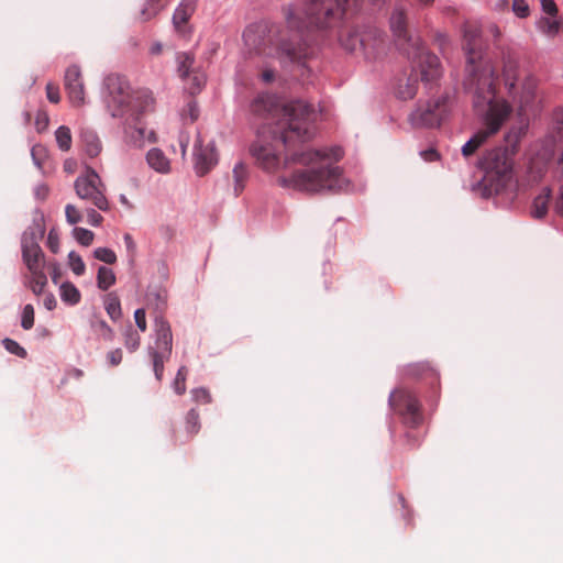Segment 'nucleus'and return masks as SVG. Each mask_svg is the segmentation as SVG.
Segmentation results:
<instances>
[{
    "mask_svg": "<svg viewBox=\"0 0 563 563\" xmlns=\"http://www.w3.org/2000/svg\"><path fill=\"white\" fill-rule=\"evenodd\" d=\"M275 112L278 119L273 134L286 150L285 167L289 168L278 183L308 194L343 189L346 180L342 169L334 164L342 158V150L338 146L320 150L302 146L313 136L312 108L305 101L295 100L276 108Z\"/></svg>",
    "mask_w": 563,
    "mask_h": 563,
    "instance_id": "f257e3e1",
    "label": "nucleus"
},
{
    "mask_svg": "<svg viewBox=\"0 0 563 563\" xmlns=\"http://www.w3.org/2000/svg\"><path fill=\"white\" fill-rule=\"evenodd\" d=\"M243 41L249 54L275 57L284 66L302 68L311 55L301 35L278 36L277 27L266 22L249 25L243 33Z\"/></svg>",
    "mask_w": 563,
    "mask_h": 563,
    "instance_id": "f03ea898",
    "label": "nucleus"
},
{
    "mask_svg": "<svg viewBox=\"0 0 563 563\" xmlns=\"http://www.w3.org/2000/svg\"><path fill=\"white\" fill-rule=\"evenodd\" d=\"M492 69L486 67L482 77L477 81H470V86L474 87L473 103L476 110L486 111L485 128L476 132L463 146L462 155L470 157L486 143V141L497 133L503 123L511 112L510 104L504 99H497L492 77Z\"/></svg>",
    "mask_w": 563,
    "mask_h": 563,
    "instance_id": "7ed1b4c3",
    "label": "nucleus"
},
{
    "mask_svg": "<svg viewBox=\"0 0 563 563\" xmlns=\"http://www.w3.org/2000/svg\"><path fill=\"white\" fill-rule=\"evenodd\" d=\"M358 5L360 0H306L305 18L290 7L285 9L287 29L296 36H302V32L309 27L328 29L342 14L356 11Z\"/></svg>",
    "mask_w": 563,
    "mask_h": 563,
    "instance_id": "20e7f679",
    "label": "nucleus"
},
{
    "mask_svg": "<svg viewBox=\"0 0 563 563\" xmlns=\"http://www.w3.org/2000/svg\"><path fill=\"white\" fill-rule=\"evenodd\" d=\"M463 49L466 54L467 60V77L464 81L465 89L467 91H474V87H471L470 81H477L482 77L484 69L489 67L492 69V77L494 78L495 91H497V76L495 67L490 60L483 58V42L481 26L474 22H465L463 25Z\"/></svg>",
    "mask_w": 563,
    "mask_h": 563,
    "instance_id": "39448f33",
    "label": "nucleus"
},
{
    "mask_svg": "<svg viewBox=\"0 0 563 563\" xmlns=\"http://www.w3.org/2000/svg\"><path fill=\"white\" fill-rule=\"evenodd\" d=\"M115 81H118V79H108V87L111 95L110 104L115 107L112 110L113 117H125L126 121L130 119L137 121L142 113L153 109L154 98L152 92L147 90H141L130 95L128 87H123L121 84H119L118 95H115Z\"/></svg>",
    "mask_w": 563,
    "mask_h": 563,
    "instance_id": "423d86ee",
    "label": "nucleus"
},
{
    "mask_svg": "<svg viewBox=\"0 0 563 563\" xmlns=\"http://www.w3.org/2000/svg\"><path fill=\"white\" fill-rule=\"evenodd\" d=\"M155 343L148 346L147 353L152 360L153 371L158 382L164 375V364L169 360L173 350L172 329L163 317H156L155 322Z\"/></svg>",
    "mask_w": 563,
    "mask_h": 563,
    "instance_id": "0eeeda50",
    "label": "nucleus"
},
{
    "mask_svg": "<svg viewBox=\"0 0 563 563\" xmlns=\"http://www.w3.org/2000/svg\"><path fill=\"white\" fill-rule=\"evenodd\" d=\"M74 188L80 200L86 201L101 211L109 209V201L106 197V185L92 167L87 166L85 173L76 178Z\"/></svg>",
    "mask_w": 563,
    "mask_h": 563,
    "instance_id": "6e6552de",
    "label": "nucleus"
},
{
    "mask_svg": "<svg viewBox=\"0 0 563 563\" xmlns=\"http://www.w3.org/2000/svg\"><path fill=\"white\" fill-rule=\"evenodd\" d=\"M389 405L402 417L406 424L415 428L421 423L420 404L411 391L405 388L396 389L389 397Z\"/></svg>",
    "mask_w": 563,
    "mask_h": 563,
    "instance_id": "1a4fd4ad",
    "label": "nucleus"
},
{
    "mask_svg": "<svg viewBox=\"0 0 563 563\" xmlns=\"http://www.w3.org/2000/svg\"><path fill=\"white\" fill-rule=\"evenodd\" d=\"M445 113L446 98L441 97L423 107H418L409 115V121L413 128H434L440 125Z\"/></svg>",
    "mask_w": 563,
    "mask_h": 563,
    "instance_id": "9d476101",
    "label": "nucleus"
},
{
    "mask_svg": "<svg viewBox=\"0 0 563 563\" xmlns=\"http://www.w3.org/2000/svg\"><path fill=\"white\" fill-rule=\"evenodd\" d=\"M343 45L349 51H355L357 45L368 52V58H377L385 47V37L383 33L376 27H368L364 34L354 32L343 40Z\"/></svg>",
    "mask_w": 563,
    "mask_h": 563,
    "instance_id": "9b49d317",
    "label": "nucleus"
},
{
    "mask_svg": "<svg viewBox=\"0 0 563 563\" xmlns=\"http://www.w3.org/2000/svg\"><path fill=\"white\" fill-rule=\"evenodd\" d=\"M479 165L486 170L487 175H496L503 181L509 177L512 168L508 151L500 147L487 151Z\"/></svg>",
    "mask_w": 563,
    "mask_h": 563,
    "instance_id": "f8f14e48",
    "label": "nucleus"
},
{
    "mask_svg": "<svg viewBox=\"0 0 563 563\" xmlns=\"http://www.w3.org/2000/svg\"><path fill=\"white\" fill-rule=\"evenodd\" d=\"M195 169L199 176H205L218 163V154L212 141L205 143L200 134L195 142Z\"/></svg>",
    "mask_w": 563,
    "mask_h": 563,
    "instance_id": "ddd939ff",
    "label": "nucleus"
},
{
    "mask_svg": "<svg viewBox=\"0 0 563 563\" xmlns=\"http://www.w3.org/2000/svg\"><path fill=\"white\" fill-rule=\"evenodd\" d=\"M407 54L412 58L419 59L421 80L426 82H432L437 80L441 75L440 60L438 56L426 52L422 43L408 51Z\"/></svg>",
    "mask_w": 563,
    "mask_h": 563,
    "instance_id": "4468645a",
    "label": "nucleus"
},
{
    "mask_svg": "<svg viewBox=\"0 0 563 563\" xmlns=\"http://www.w3.org/2000/svg\"><path fill=\"white\" fill-rule=\"evenodd\" d=\"M64 86L68 99L74 107H80L85 103V87L81 71L78 66L71 65L65 71Z\"/></svg>",
    "mask_w": 563,
    "mask_h": 563,
    "instance_id": "2eb2a0df",
    "label": "nucleus"
},
{
    "mask_svg": "<svg viewBox=\"0 0 563 563\" xmlns=\"http://www.w3.org/2000/svg\"><path fill=\"white\" fill-rule=\"evenodd\" d=\"M390 27L397 38V42L406 52L420 44L419 37H413L407 29L406 12L402 9H396L390 18Z\"/></svg>",
    "mask_w": 563,
    "mask_h": 563,
    "instance_id": "dca6fc26",
    "label": "nucleus"
},
{
    "mask_svg": "<svg viewBox=\"0 0 563 563\" xmlns=\"http://www.w3.org/2000/svg\"><path fill=\"white\" fill-rule=\"evenodd\" d=\"M537 87V79L532 75H527L520 85V90L515 88L514 92L509 93L518 102L521 113H526L534 108Z\"/></svg>",
    "mask_w": 563,
    "mask_h": 563,
    "instance_id": "f3484780",
    "label": "nucleus"
},
{
    "mask_svg": "<svg viewBox=\"0 0 563 563\" xmlns=\"http://www.w3.org/2000/svg\"><path fill=\"white\" fill-rule=\"evenodd\" d=\"M251 154L265 170H275L279 165L277 150L268 143L256 142L251 146Z\"/></svg>",
    "mask_w": 563,
    "mask_h": 563,
    "instance_id": "a211bd4d",
    "label": "nucleus"
},
{
    "mask_svg": "<svg viewBox=\"0 0 563 563\" xmlns=\"http://www.w3.org/2000/svg\"><path fill=\"white\" fill-rule=\"evenodd\" d=\"M22 256L29 272L44 268V253L35 241L23 239Z\"/></svg>",
    "mask_w": 563,
    "mask_h": 563,
    "instance_id": "6ab92c4d",
    "label": "nucleus"
},
{
    "mask_svg": "<svg viewBox=\"0 0 563 563\" xmlns=\"http://www.w3.org/2000/svg\"><path fill=\"white\" fill-rule=\"evenodd\" d=\"M197 2V0H183L175 10L173 23L176 31L183 36L188 33L187 22L196 11Z\"/></svg>",
    "mask_w": 563,
    "mask_h": 563,
    "instance_id": "aec40b11",
    "label": "nucleus"
},
{
    "mask_svg": "<svg viewBox=\"0 0 563 563\" xmlns=\"http://www.w3.org/2000/svg\"><path fill=\"white\" fill-rule=\"evenodd\" d=\"M129 128L126 129V139L128 141L136 147H142L144 145L145 139L148 142H156V134L154 131H146L145 128L141 126L137 121H133L130 119L128 121Z\"/></svg>",
    "mask_w": 563,
    "mask_h": 563,
    "instance_id": "412c9836",
    "label": "nucleus"
},
{
    "mask_svg": "<svg viewBox=\"0 0 563 563\" xmlns=\"http://www.w3.org/2000/svg\"><path fill=\"white\" fill-rule=\"evenodd\" d=\"M79 140L82 150L89 157H97L101 153L102 144L98 134L93 130L82 128L79 133Z\"/></svg>",
    "mask_w": 563,
    "mask_h": 563,
    "instance_id": "4be33fe9",
    "label": "nucleus"
},
{
    "mask_svg": "<svg viewBox=\"0 0 563 563\" xmlns=\"http://www.w3.org/2000/svg\"><path fill=\"white\" fill-rule=\"evenodd\" d=\"M503 78L508 92L512 93L519 78V63L510 55L504 57Z\"/></svg>",
    "mask_w": 563,
    "mask_h": 563,
    "instance_id": "5701e85b",
    "label": "nucleus"
},
{
    "mask_svg": "<svg viewBox=\"0 0 563 563\" xmlns=\"http://www.w3.org/2000/svg\"><path fill=\"white\" fill-rule=\"evenodd\" d=\"M148 165L158 173L170 172V162L159 148H152L146 155Z\"/></svg>",
    "mask_w": 563,
    "mask_h": 563,
    "instance_id": "b1692460",
    "label": "nucleus"
},
{
    "mask_svg": "<svg viewBox=\"0 0 563 563\" xmlns=\"http://www.w3.org/2000/svg\"><path fill=\"white\" fill-rule=\"evenodd\" d=\"M418 90V77L410 75L404 79H400L397 86V97L402 100L412 99Z\"/></svg>",
    "mask_w": 563,
    "mask_h": 563,
    "instance_id": "393cba45",
    "label": "nucleus"
},
{
    "mask_svg": "<svg viewBox=\"0 0 563 563\" xmlns=\"http://www.w3.org/2000/svg\"><path fill=\"white\" fill-rule=\"evenodd\" d=\"M232 179L234 195L239 196L244 190L249 179V168L244 163L235 164L232 170Z\"/></svg>",
    "mask_w": 563,
    "mask_h": 563,
    "instance_id": "a878e982",
    "label": "nucleus"
},
{
    "mask_svg": "<svg viewBox=\"0 0 563 563\" xmlns=\"http://www.w3.org/2000/svg\"><path fill=\"white\" fill-rule=\"evenodd\" d=\"M550 198L551 190L549 188H544L542 192L534 198L531 211L534 218L541 219L547 214Z\"/></svg>",
    "mask_w": 563,
    "mask_h": 563,
    "instance_id": "bb28decb",
    "label": "nucleus"
},
{
    "mask_svg": "<svg viewBox=\"0 0 563 563\" xmlns=\"http://www.w3.org/2000/svg\"><path fill=\"white\" fill-rule=\"evenodd\" d=\"M27 283L29 287L35 295H41L47 285V277L44 268L31 271Z\"/></svg>",
    "mask_w": 563,
    "mask_h": 563,
    "instance_id": "cd10ccee",
    "label": "nucleus"
},
{
    "mask_svg": "<svg viewBox=\"0 0 563 563\" xmlns=\"http://www.w3.org/2000/svg\"><path fill=\"white\" fill-rule=\"evenodd\" d=\"M200 415L196 409H190L185 417V430L188 437L194 438L200 430Z\"/></svg>",
    "mask_w": 563,
    "mask_h": 563,
    "instance_id": "c85d7f7f",
    "label": "nucleus"
},
{
    "mask_svg": "<svg viewBox=\"0 0 563 563\" xmlns=\"http://www.w3.org/2000/svg\"><path fill=\"white\" fill-rule=\"evenodd\" d=\"M60 298L64 302L76 305L80 301V292L71 283L60 285Z\"/></svg>",
    "mask_w": 563,
    "mask_h": 563,
    "instance_id": "c756f323",
    "label": "nucleus"
},
{
    "mask_svg": "<svg viewBox=\"0 0 563 563\" xmlns=\"http://www.w3.org/2000/svg\"><path fill=\"white\" fill-rule=\"evenodd\" d=\"M115 283L113 271L106 266H100L97 275V284L101 290L109 289Z\"/></svg>",
    "mask_w": 563,
    "mask_h": 563,
    "instance_id": "7c9ffc66",
    "label": "nucleus"
},
{
    "mask_svg": "<svg viewBox=\"0 0 563 563\" xmlns=\"http://www.w3.org/2000/svg\"><path fill=\"white\" fill-rule=\"evenodd\" d=\"M104 308L111 320L118 321L122 316L121 303L114 294H109L104 301Z\"/></svg>",
    "mask_w": 563,
    "mask_h": 563,
    "instance_id": "2f4dec72",
    "label": "nucleus"
},
{
    "mask_svg": "<svg viewBox=\"0 0 563 563\" xmlns=\"http://www.w3.org/2000/svg\"><path fill=\"white\" fill-rule=\"evenodd\" d=\"M562 25L563 24L561 21L552 20L550 18H542L539 21V29L541 30L542 33L550 37H554L555 35H558Z\"/></svg>",
    "mask_w": 563,
    "mask_h": 563,
    "instance_id": "473e14b6",
    "label": "nucleus"
},
{
    "mask_svg": "<svg viewBox=\"0 0 563 563\" xmlns=\"http://www.w3.org/2000/svg\"><path fill=\"white\" fill-rule=\"evenodd\" d=\"M56 142L63 152H68L71 147V133L70 129L66 125H60L55 132Z\"/></svg>",
    "mask_w": 563,
    "mask_h": 563,
    "instance_id": "72a5a7b5",
    "label": "nucleus"
},
{
    "mask_svg": "<svg viewBox=\"0 0 563 563\" xmlns=\"http://www.w3.org/2000/svg\"><path fill=\"white\" fill-rule=\"evenodd\" d=\"M177 62L179 76L184 79L189 77L190 69L195 62L194 56L188 53H179L177 55Z\"/></svg>",
    "mask_w": 563,
    "mask_h": 563,
    "instance_id": "f704fd0d",
    "label": "nucleus"
},
{
    "mask_svg": "<svg viewBox=\"0 0 563 563\" xmlns=\"http://www.w3.org/2000/svg\"><path fill=\"white\" fill-rule=\"evenodd\" d=\"M124 345L132 353L141 345V336L131 325L124 332Z\"/></svg>",
    "mask_w": 563,
    "mask_h": 563,
    "instance_id": "c9c22d12",
    "label": "nucleus"
},
{
    "mask_svg": "<svg viewBox=\"0 0 563 563\" xmlns=\"http://www.w3.org/2000/svg\"><path fill=\"white\" fill-rule=\"evenodd\" d=\"M273 104L274 102L269 96H260L253 101L251 109L255 114H263L266 111L271 112Z\"/></svg>",
    "mask_w": 563,
    "mask_h": 563,
    "instance_id": "e433bc0d",
    "label": "nucleus"
},
{
    "mask_svg": "<svg viewBox=\"0 0 563 563\" xmlns=\"http://www.w3.org/2000/svg\"><path fill=\"white\" fill-rule=\"evenodd\" d=\"M91 327L95 331L106 341H112L114 336L113 330L102 319H96L91 322Z\"/></svg>",
    "mask_w": 563,
    "mask_h": 563,
    "instance_id": "4c0bfd02",
    "label": "nucleus"
},
{
    "mask_svg": "<svg viewBox=\"0 0 563 563\" xmlns=\"http://www.w3.org/2000/svg\"><path fill=\"white\" fill-rule=\"evenodd\" d=\"M163 5L159 3V1H151L146 0V3L141 11V20L142 21H148L156 16L158 12L162 10Z\"/></svg>",
    "mask_w": 563,
    "mask_h": 563,
    "instance_id": "58836bf2",
    "label": "nucleus"
},
{
    "mask_svg": "<svg viewBox=\"0 0 563 563\" xmlns=\"http://www.w3.org/2000/svg\"><path fill=\"white\" fill-rule=\"evenodd\" d=\"M74 238L84 246H89L95 238L92 231L84 228H75L73 231Z\"/></svg>",
    "mask_w": 563,
    "mask_h": 563,
    "instance_id": "ea45409f",
    "label": "nucleus"
},
{
    "mask_svg": "<svg viewBox=\"0 0 563 563\" xmlns=\"http://www.w3.org/2000/svg\"><path fill=\"white\" fill-rule=\"evenodd\" d=\"M68 260H69V266H70L71 271L74 272V274H76L77 276H80L85 273L86 265L79 254H77L76 252L73 251L68 254Z\"/></svg>",
    "mask_w": 563,
    "mask_h": 563,
    "instance_id": "a19ab883",
    "label": "nucleus"
},
{
    "mask_svg": "<svg viewBox=\"0 0 563 563\" xmlns=\"http://www.w3.org/2000/svg\"><path fill=\"white\" fill-rule=\"evenodd\" d=\"M188 371L186 366H181L176 375L173 387L176 394L183 395L186 391V378Z\"/></svg>",
    "mask_w": 563,
    "mask_h": 563,
    "instance_id": "79ce46f5",
    "label": "nucleus"
},
{
    "mask_svg": "<svg viewBox=\"0 0 563 563\" xmlns=\"http://www.w3.org/2000/svg\"><path fill=\"white\" fill-rule=\"evenodd\" d=\"M93 255L97 260L107 264H114L117 262L115 253L108 247H98L95 250Z\"/></svg>",
    "mask_w": 563,
    "mask_h": 563,
    "instance_id": "37998d69",
    "label": "nucleus"
},
{
    "mask_svg": "<svg viewBox=\"0 0 563 563\" xmlns=\"http://www.w3.org/2000/svg\"><path fill=\"white\" fill-rule=\"evenodd\" d=\"M2 344L9 353L14 354L22 358L26 357L27 353H26L25 349L22 347L16 341L7 338L2 341Z\"/></svg>",
    "mask_w": 563,
    "mask_h": 563,
    "instance_id": "c03bdc74",
    "label": "nucleus"
},
{
    "mask_svg": "<svg viewBox=\"0 0 563 563\" xmlns=\"http://www.w3.org/2000/svg\"><path fill=\"white\" fill-rule=\"evenodd\" d=\"M21 325L24 330H30L34 325V308L30 303L23 308Z\"/></svg>",
    "mask_w": 563,
    "mask_h": 563,
    "instance_id": "a18cd8bd",
    "label": "nucleus"
},
{
    "mask_svg": "<svg viewBox=\"0 0 563 563\" xmlns=\"http://www.w3.org/2000/svg\"><path fill=\"white\" fill-rule=\"evenodd\" d=\"M65 216L69 224H77L82 218L80 210L70 203L65 207Z\"/></svg>",
    "mask_w": 563,
    "mask_h": 563,
    "instance_id": "49530a36",
    "label": "nucleus"
},
{
    "mask_svg": "<svg viewBox=\"0 0 563 563\" xmlns=\"http://www.w3.org/2000/svg\"><path fill=\"white\" fill-rule=\"evenodd\" d=\"M512 11L521 19L530 14V9L526 0H512Z\"/></svg>",
    "mask_w": 563,
    "mask_h": 563,
    "instance_id": "de8ad7c7",
    "label": "nucleus"
},
{
    "mask_svg": "<svg viewBox=\"0 0 563 563\" xmlns=\"http://www.w3.org/2000/svg\"><path fill=\"white\" fill-rule=\"evenodd\" d=\"M194 400L201 404L211 402V395L206 388H196L191 391Z\"/></svg>",
    "mask_w": 563,
    "mask_h": 563,
    "instance_id": "09e8293b",
    "label": "nucleus"
},
{
    "mask_svg": "<svg viewBox=\"0 0 563 563\" xmlns=\"http://www.w3.org/2000/svg\"><path fill=\"white\" fill-rule=\"evenodd\" d=\"M49 118L46 111H38L35 118V126L38 132H43L47 129Z\"/></svg>",
    "mask_w": 563,
    "mask_h": 563,
    "instance_id": "8fccbe9b",
    "label": "nucleus"
},
{
    "mask_svg": "<svg viewBox=\"0 0 563 563\" xmlns=\"http://www.w3.org/2000/svg\"><path fill=\"white\" fill-rule=\"evenodd\" d=\"M34 163L41 168L44 158L46 157V151L42 145H34L31 151Z\"/></svg>",
    "mask_w": 563,
    "mask_h": 563,
    "instance_id": "3c124183",
    "label": "nucleus"
},
{
    "mask_svg": "<svg viewBox=\"0 0 563 563\" xmlns=\"http://www.w3.org/2000/svg\"><path fill=\"white\" fill-rule=\"evenodd\" d=\"M46 97L52 103H58L60 101L59 88L57 85L52 82L46 85Z\"/></svg>",
    "mask_w": 563,
    "mask_h": 563,
    "instance_id": "603ef678",
    "label": "nucleus"
},
{
    "mask_svg": "<svg viewBox=\"0 0 563 563\" xmlns=\"http://www.w3.org/2000/svg\"><path fill=\"white\" fill-rule=\"evenodd\" d=\"M134 319L137 328L141 332H145L147 329L146 313L143 308L136 309L134 312Z\"/></svg>",
    "mask_w": 563,
    "mask_h": 563,
    "instance_id": "864d4df0",
    "label": "nucleus"
},
{
    "mask_svg": "<svg viewBox=\"0 0 563 563\" xmlns=\"http://www.w3.org/2000/svg\"><path fill=\"white\" fill-rule=\"evenodd\" d=\"M86 216H87L88 223L93 227H99L103 221V217L99 212H97L95 209H87Z\"/></svg>",
    "mask_w": 563,
    "mask_h": 563,
    "instance_id": "5fc2aeb1",
    "label": "nucleus"
},
{
    "mask_svg": "<svg viewBox=\"0 0 563 563\" xmlns=\"http://www.w3.org/2000/svg\"><path fill=\"white\" fill-rule=\"evenodd\" d=\"M123 353L121 349H115L107 354V360L111 366H118L122 362Z\"/></svg>",
    "mask_w": 563,
    "mask_h": 563,
    "instance_id": "6e6d98bb",
    "label": "nucleus"
},
{
    "mask_svg": "<svg viewBox=\"0 0 563 563\" xmlns=\"http://www.w3.org/2000/svg\"><path fill=\"white\" fill-rule=\"evenodd\" d=\"M542 10L550 16H556L559 9L554 0H541Z\"/></svg>",
    "mask_w": 563,
    "mask_h": 563,
    "instance_id": "4d7b16f0",
    "label": "nucleus"
},
{
    "mask_svg": "<svg viewBox=\"0 0 563 563\" xmlns=\"http://www.w3.org/2000/svg\"><path fill=\"white\" fill-rule=\"evenodd\" d=\"M555 132L560 139H563V108L554 112Z\"/></svg>",
    "mask_w": 563,
    "mask_h": 563,
    "instance_id": "13d9d810",
    "label": "nucleus"
},
{
    "mask_svg": "<svg viewBox=\"0 0 563 563\" xmlns=\"http://www.w3.org/2000/svg\"><path fill=\"white\" fill-rule=\"evenodd\" d=\"M191 80H192V86L190 87V93L195 95L203 86L205 78H203V76L196 74V75L192 76Z\"/></svg>",
    "mask_w": 563,
    "mask_h": 563,
    "instance_id": "bf43d9fd",
    "label": "nucleus"
},
{
    "mask_svg": "<svg viewBox=\"0 0 563 563\" xmlns=\"http://www.w3.org/2000/svg\"><path fill=\"white\" fill-rule=\"evenodd\" d=\"M187 111H188V115L190 117L191 122H194L198 119L199 111H198L197 103L195 101L188 102Z\"/></svg>",
    "mask_w": 563,
    "mask_h": 563,
    "instance_id": "052dcab7",
    "label": "nucleus"
},
{
    "mask_svg": "<svg viewBox=\"0 0 563 563\" xmlns=\"http://www.w3.org/2000/svg\"><path fill=\"white\" fill-rule=\"evenodd\" d=\"M421 156L427 162L437 161L438 157H439L438 152L435 150H433V148H429V150L422 151L421 152Z\"/></svg>",
    "mask_w": 563,
    "mask_h": 563,
    "instance_id": "680f3d73",
    "label": "nucleus"
},
{
    "mask_svg": "<svg viewBox=\"0 0 563 563\" xmlns=\"http://www.w3.org/2000/svg\"><path fill=\"white\" fill-rule=\"evenodd\" d=\"M124 243H125V246H126V250L131 253V254H134L135 252V249H136V244L132 238L131 234L129 233H125L124 236Z\"/></svg>",
    "mask_w": 563,
    "mask_h": 563,
    "instance_id": "e2e57ef3",
    "label": "nucleus"
},
{
    "mask_svg": "<svg viewBox=\"0 0 563 563\" xmlns=\"http://www.w3.org/2000/svg\"><path fill=\"white\" fill-rule=\"evenodd\" d=\"M47 244L53 253L58 252V239L53 234V232H49L48 234Z\"/></svg>",
    "mask_w": 563,
    "mask_h": 563,
    "instance_id": "0e129e2a",
    "label": "nucleus"
},
{
    "mask_svg": "<svg viewBox=\"0 0 563 563\" xmlns=\"http://www.w3.org/2000/svg\"><path fill=\"white\" fill-rule=\"evenodd\" d=\"M51 267H52V272H51L52 280H53V283L57 284L58 279L60 278V275H62L60 269L57 264H52Z\"/></svg>",
    "mask_w": 563,
    "mask_h": 563,
    "instance_id": "69168bd1",
    "label": "nucleus"
},
{
    "mask_svg": "<svg viewBox=\"0 0 563 563\" xmlns=\"http://www.w3.org/2000/svg\"><path fill=\"white\" fill-rule=\"evenodd\" d=\"M275 78V73L273 69H265L262 73V80L265 82H272Z\"/></svg>",
    "mask_w": 563,
    "mask_h": 563,
    "instance_id": "338daca9",
    "label": "nucleus"
},
{
    "mask_svg": "<svg viewBox=\"0 0 563 563\" xmlns=\"http://www.w3.org/2000/svg\"><path fill=\"white\" fill-rule=\"evenodd\" d=\"M44 306L48 310H52L56 307V300L53 295H49L44 299Z\"/></svg>",
    "mask_w": 563,
    "mask_h": 563,
    "instance_id": "774afa93",
    "label": "nucleus"
}]
</instances>
